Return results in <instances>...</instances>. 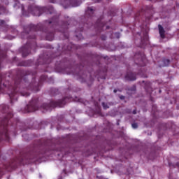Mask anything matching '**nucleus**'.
<instances>
[{"instance_id": "25", "label": "nucleus", "mask_w": 179, "mask_h": 179, "mask_svg": "<svg viewBox=\"0 0 179 179\" xmlns=\"http://www.w3.org/2000/svg\"><path fill=\"white\" fill-rule=\"evenodd\" d=\"M102 107H103V110H107V109L110 108V106H108V104H107V103H105V102L102 103Z\"/></svg>"}, {"instance_id": "53", "label": "nucleus", "mask_w": 179, "mask_h": 179, "mask_svg": "<svg viewBox=\"0 0 179 179\" xmlns=\"http://www.w3.org/2000/svg\"><path fill=\"white\" fill-rule=\"evenodd\" d=\"M156 1H160V0H156Z\"/></svg>"}, {"instance_id": "39", "label": "nucleus", "mask_w": 179, "mask_h": 179, "mask_svg": "<svg viewBox=\"0 0 179 179\" xmlns=\"http://www.w3.org/2000/svg\"><path fill=\"white\" fill-rule=\"evenodd\" d=\"M95 2H101V0H95Z\"/></svg>"}, {"instance_id": "17", "label": "nucleus", "mask_w": 179, "mask_h": 179, "mask_svg": "<svg viewBox=\"0 0 179 179\" xmlns=\"http://www.w3.org/2000/svg\"><path fill=\"white\" fill-rule=\"evenodd\" d=\"M50 92L51 96H57V94H59V90L57 88H50Z\"/></svg>"}, {"instance_id": "3", "label": "nucleus", "mask_w": 179, "mask_h": 179, "mask_svg": "<svg viewBox=\"0 0 179 179\" xmlns=\"http://www.w3.org/2000/svg\"><path fill=\"white\" fill-rule=\"evenodd\" d=\"M13 8L15 9H21L22 16L29 17L31 15L33 16H41L42 13H46L47 15H52L54 13V7L52 6H38L36 3H32L28 6V11L24 10V6L21 4L17 0H15Z\"/></svg>"}, {"instance_id": "27", "label": "nucleus", "mask_w": 179, "mask_h": 179, "mask_svg": "<svg viewBox=\"0 0 179 179\" xmlns=\"http://www.w3.org/2000/svg\"><path fill=\"white\" fill-rule=\"evenodd\" d=\"M20 123L19 120H16L15 123H11V127H15V128H17V125H19Z\"/></svg>"}, {"instance_id": "5", "label": "nucleus", "mask_w": 179, "mask_h": 179, "mask_svg": "<svg viewBox=\"0 0 179 179\" xmlns=\"http://www.w3.org/2000/svg\"><path fill=\"white\" fill-rule=\"evenodd\" d=\"M69 100V98L64 97L62 99H59L57 101H50L49 103H43L41 106V108H43V110H45L46 111H51L52 108H55V107H64L65 104H66V102Z\"/></svg>"}, {"instance_id": "6", "label": "nucleus", "mask_w": 179, "mask_h": 179, "mask_svg": "<svg viewBox=\"0 0 179 179\" xmlns=\"http://www.w3.org/2000/svg\"><path fill=\"white\" fill-rule=\"evenodd\" d=\"M33 159L34 158L31 157H21L20 158H15L12 161L9 166L12 170H15V169H17V166H24V164H29L30 163V160Z\"/></svg>"}, {"instance_id": "7", "label": "nucleus", "mask_w": 179, "mask_h": 179, "mask_svg": "<svg viewBox=\"0 0 179 179\" xmlns=\"http://www.w3.org/2000/svg\"><path fill=\"white\" fill-rule=\"evenodd\" d=\"M82 4V0H62L61 5L64 9L68 8H77Z\"/></svg>"}, {"instance_id": "37", "label": "nucleus", "mask_w": 179, "mask_h": 179, "mask_svg": "<svg viewBox=\"0 0 179 179\" xmlns=\"http://www.w3.org/2000/svg\"><path fill=\"white\" fill-rule=\"evenodd\" d=\"M176 167H177V169H179V162H176Z\"/></svg>"}, {"instance_id": "28", "label": "nucleus", "mask_w": 179, "mask_h": 179, "mask_svg": "<svg viewBox=\"0 0 179 179\" xmlns=\"http://www.w3.org/2000/svg\"><path fill=\"white\" fill-rule=\"evenodd\" d=\"M81 80V83H83L85 82H86V76H85V74H83V76H80Z\"/></svg>"}, {"instance_id": "15", "label": "nucleus", "mask_w": 179, "mask_h": 179, "mask_svg": "<svg viewBox=\"0 0 179 179\" xmlns=\"http://www.w3.org/2000/svg\"><path fill=\"white\" fill-rule=\"evenodd\" d=\"M85 58L87 59H99L100 58V56L96 53H90L86 55Z\"/></svg>"}, {"instance_id": "48", "label": "nucleus", "mask_w": 179, "mask_h": 179, "mask_svg": "<svg viewBox=\"0 0 179 179\" xmlns=\"http://www.w3.org/2000/svg\"><path fill=\"white\" fill-rule=\"evenodd\" d=\"M117 125H120V123L117 122Z\"/></svg>"}, {"instance_id": "4", "label": "nucleus", "mask_w": 179, "mask_h": 179, "mask_svg": "<svg viewBox=\"0 0 179 179\" xmlns=\"http://www.w3.org/2000/svg\"><path fill=\"white\" fill-rule=\"evenodd\" d=\"M9 110V106L6 104H1L0 106V111L3 114H6L4 117L0 121V141H6L9 142V132L8 131V127L12 123V118H13V114Z\"/></svg>"}, {"instance_id": "33", "label": "nucleus", "mask_w": 179, "mask_h": 179, "mask_svg": "<svg viewBox=\"0 0 179 179\" xmlns=\"http://www.w3.org/2000/svg\"><path fill=\"white\" fill-rule=\"evenodd\" d=\"M119 99H120V100H125V96L120 95L119 96Z\"/></svg>"}, {"instance_id": "23", "label": "nucleus", "mask_w": 179, "mask_h": 179, "mask_svg": "<svg viewBox=\"0 0 179 179\" xmlns=\"http://www.w3.org/2000/svg\"><path fill=\"white\" fill-rule=\"evenodd\" d=\"M3 58H5V54L0 52V68H1V65L2 61H3Z\"/></svg>"}, {"instance_id": "38", "label": "nucleus", "mask_w": 179, "mask_h": 179, "mask_svg": "<svg viewBox=\"0 0 179 179\" xmlns=\"http://www.w3.org/2000/svg\"><path fill=\"white\" fill-rule=\"evenodd\" d=\"M133 114H136V109H134L132 112Z\"/></svg>"}, {"instance_id": "18", "label": "nucleus", "mask_w": 179, "mask_h": 179, "mask_svg": "<svg viewBox=\"0 0 179 179\" xmlns=\"http://www.w3.org/2000/svg\"><path fill=\"white\" fill-rule=\"evenodd\" d=\"M17 66H30L29 61H22L20 62L17 64Z\"/></svg>"}, {"instance_id": "21", "label": "nucleus", "mask_w": 179, "mask_h": 179, "mask_svg": "<svg viewBox=\"0 0 179 179\" xmlns=\"http://www.w3.org/2000/svg\"><path fill=\"white\" fill-rule=\"evenodd\" d=\"M3 13H6V8L0 5V15H3Z\"/></svg>"}, {"instance_id": "31", "label": "nucleus", "mask_w": 179, "mask_h": 179, "mask_svg": "<svg viewBox=\"0 0 179 179\" xmlns=\"http://www.w3.org/2000/svg\"><path fill=\"white\" fill-rule=\"evenodd\" d=\"M101 39L103 41L107 40V36H106V35H101Z\"/></svg>"}, {"instance_id": "13", "label": "nucleus", "mask_w": 179, "mask_h": 179, "mask_svg": "<svg viewBox=\"0 0 179 179\" xmlns=\"http://www.w3.org/2000/svg\"><path fill=\"white\" fill-rule=\"evenodd\" d=\"M126 82H134L136 80V74L132 72H127L124 76Z\"/></svg>"}, {"instance_id": "11", "label": "nucleus", "mask_w": 179, "mask_h": 179, "mask_svg": "<svg viewBox=\"0 0 179 179\" xmlns=\"http://www.w3.org/2000/svg\"><path fill=\"white\" fill-rule=\"evenodd\" d=\"M67 62H68V59H66V58H64L59 62L57 61L55 63V69H59V71H66L65 64Z\"/></svg>"}, {"instance_id": "43", "label": "nucleus", "mask_w": 179, "mask_h": 179, "mask_svg": "<svg viewBox=\"0 0 179 179\" xmlns=\"http://www.w3.org/2000/svg\"><path fill=\"white\" fill-rule=\"evenodd\" d=\"M39 178H43V176H41V174H39Z\"/></svg>"}, {"instance_id": "26", "label": "nucleus", "mask_w": 179, "mask_h": 179, "mask_svg": "<svg viewBox=\"0 0 179 179\" xmlns=\"http://www.w3.org/2000/svg\"><path fill=\"white\" fill-rule=\"evenodd\" d=\"M123 114H131L132 113V110L129 108H126L123 110Z\"/></svg>"}, {"instance_id": "9", "label": "nucleus", "mask_w": 179, "mask_h": 179, "mask_svg": "<svg viewBox=\"0 0 179 179\" xmlns=\"http://www.w3.org/2000/svg\"><path fill=\"white\" fill-rule=\"evenodd\" d=\"M55 59V58L52 59V56H49L48 54L44 53L39 56V58L37 59V64L38 65H45V64L52 62Z\"/></svg>"}, {"instance_id": "40", "label": "nucleus", "mask_w": 179, "mask_h": 179, "mask_svg": "<svg viewBox=\"0 0 179 179\" xmlns=\"http://www.w3.org/2000/svg\"><path fill=\"white\" fill-rule=\"evenodd\" d=\"M117 92H118V91L115 89L113 90V93H117Z\"/></svg>"}, {"instance_id": "10", "label": "nucleus", "mask_w": 179, "mask_h": 179, "mask_svg": "<svg viewBox=\"0 0 179 179\" xmlns=\"http://www.w3.org/2000/svg\"><path fill=\"white\" fill-rule=\"evenodd\" d=\"M106 26V23L103 22L101 19H98L94 25V28L96 34H100L103 31V28Z\"/></svg>"}, {"instance_id": "42", "label": "nucleus", "mask_w": 179, "mask_h": 179, "mask_svg": "<svg viewBox=\"0 0 179 179\" xmlns=\"http://www.w3.org/2000/svg\"><path fill=\"white\" fill-rule=\"evenodd\" d=\"M85 19H86L85 17H82V20H85Z\"/></svg>"}, {"instance_id": "2", "label": "nucleus", "mask_w": 179, "mask_h": 179, "mask_svg": "<svg viewBox=\"0 0 179 179\" xmlns=\"http://www.w3.org/2000/svg\"><path fill=\"white\" fill-rule=\"evenodd\" d=\"M72 23L71 18L67 20H59V18L53 17L51 20H46L43 23H39L37 25L30 24L24 27V31L21 33V38H27V43L19 49L22 57L26 58L31 50H36L37 43L36 42V34L30 35V33L41 31L43 36L45 37L48 41H52L55 36V32L62 33L65 38H69V27Z\"/></svg>"}, {"instance_id": "20", "label": "nucleus", "mask_w": 179, "mask_h": 179, "mask_svg": "<svg viewBox=\"0 0 179 179\" xmlns=\"http://www.w3.org/2000/svg\"><path fill=\"white\" fill-rule=\"evenodd\" d=\"M94 9L92 8V7H87V11H86V13L87 15V13H91V15H94Z\"/></svg>"}, {"instance_id": "16", "label": "nucleus", "mask_w": 179, "mask_h": 179, "mask_svg": "<svg viewBox=\"0 0 179 179\" xmlns=\"http://www.w3.org/2000/svg\"><path fill=\"white\" fill-rule=\"evenodd\" d=\"M142 12H145V8H142L141 11L137 13L134 17V20L136 22H141V17L142 16Z\"/></svg>"}, {"instance_id": "50", "label": "nucleus", "mask_w": 179, "mask_h": 179, "mask_svg": "<svg viewBox=\"0 0 179 179\" xmlns=\"http://www.w3.org/2000/svg\"><path fill=\"white\" fill-rule=\"evenodd\" d=\"M83 68H85V66H82Z\"/></svg>"}, {"instance_id": "52", "label": "nucleus", "mask_w": 179, "mask_h": 179, "mask_svg": "<svg viewBox=\"0 0 179 179\" xmlns=\"http://www.w3.org/2000/svg\"><path fill=\"white\" fill-rule=\"evenodd\" d=\"M8 3H6V5H8Z\"/></svg>"}, {"instance_id": "36", "label": "nucleus", "mask_w": 179, "mask_h": 179, "mask_svg": "<svg viewBox=\"0 0 179 179\" xmlns=\"http://www.w3.org/2000/svg\"><path fill=\"white\" fill-rule=\"evenodd\" d=\"M116 37L117 38H120V33H116Z\"/></svg>"}, {"instance_id": "29", "label": "nucleus", "mask_w": 179, "mask_h": 179, "mask_svg": "<svg viewBox=\"0 0 179 179\" xmlns=\"http://www.w3.org/2000/svg\"><path fill=\"white\" fill-rule=\"evenodd\" d=\"M76 37L78 39V40H82L83 38V36H82V34L79 33L78 35H76Z\"/></svg>"}, {"instance_id": "47", "label": "nucleus", "mask_w": 179, "mask_h": 179, "mask_svg": "<svg viewBox=\"0 0 179 179\" xmlns=\"http://www.w3.org/2000/svg\"><path fill=\"white\" fill-rule=\"evenodd\" d=\"M103 58L106 59V58H107V56H106V57H104Z\"/></svg>"}, {"instance_id": "1", "label": "nucleus", "mask_w": 179, "mask_h": 179, "mask_svg": "<svg viewBox=\"0 0 179 179\" xmlns=\"http://www.w3.org/2000/svg\"><path fill=\"white\" fill-rule=\"evenodd\" d=\"M16 77L14 78L13 85L10 83V73L0 74V94H8L11 104L13 101H17L19 95L29 97L31 92H40V87L43 82L47 80V76L42 75L38 83L36 82L37 71L18 69L16 71Z\"/></svg>"}, {"instance_id": "19", "label": "nucleus", "mask_w": 179, "mask_h": 179, "mask_svg": "<svg viewBox=\"0 0 179 179\" xmlns=\"http://www.w3.org/2000/svg\"><path fill=\"white\" fill-rule=\"evenodd\" d=\"M163 64L160 65V66H169L170 65V59H163Z\"/></svg>"}, {"instance_id": "41", "label": "nucleus", "mask_w": 179, "mask_h": 179, "mask_svg": "<svg viewBox=\"0 0 179 179\" xmlns=\"http://www.w3.org/2000/svg\"><path fill=\"white\" fill-rule=\"evenodd\" d=\"M110 29V26H106V29L108 30Z\"/></svg>"}, {"instance_id": "14", "label": "nucleus", "mask_w": 179, "mask_h": 179, "mask_svg": "<svg viewBox=\"0 0 179 179\" xmlns=\"http://www.w3.org/2000/svg\"><path fill=\"white\" fill-rule=\"evenodd\" d=\"M159 29V33L160 35L161 38H166V31L164 30V28L161 24L158 25Z\"/></svg>"}, {"instance_id": "24", "label": "nucleus", "mask_w": 179, "mask_h": 179, "mask_svg": "<svg viewBox=\"0 0 179 179\" xmlns=\"http://www.w3.org/2000/svg\"><path fill=\"white\" fill-rule=\"evenodd\" d=\"M0 26L1 27H6V22L3 20H0Z\"/></svg>"}, {"instance_id": "44", "label": "nucleus", "mask_w": 179, "mask_h": 179, "mask_svg": "<svg viewBox=\"0 0 179 179\" xmlns=\"http://www.w3.org/2000/svg\"><path fill=\"white\" fill-rule=\"evenodd\" d=\"M159 93H162V90H159Z\"/></svg>"}, {"instance_id": "32", "label": "nucleus", "mask_w": 179, "mask_h": 179, "mask_svg": "<svg viewBox=\"0 0 179 179\" xmlns=\"http://www.w3.org/2000/svg\"><path fill=\"white\" fill-rule=\"evenodd\" d=\"M130 90H131V92H135V90H136V86H133Z\"/></svg>"}, {"instance_id": "12", "label": "nucleus", "mask_w": 179, "mask_h": 179, "mask_svg": "<svg viewBox=\"0 0 179 179\" xmlns=\"http://www.w3.org/2000/svg\"><path fill=\"white\" fill-rule=\"evenodd\" d=\"M93 26V23L89 22H81L79 23L78 28L76 30V33H82L83 31V27H87V29H90Z\"/></svg>"}, {"instance_id": "45", "label": "nucleus", "mask_w": 179, "mask_h": 179, "mask_svg": "<svg viewBox=\"0 0 179 179\" xmlns=\"http://www.w3.org/2000/svg\"><path fill=\"white\" fill-rule=\"evenodd\" d=\"M89 19H92V15H90V18Z\"/></svg>"}, {"instance_id": "46", "label": "nucleus", "mask_w": 179, "mask_h": 179, "mask_svg": "<svg viewBox=\"0 0 179 179\" xmlns=\"http://www.w3.org/2000/svg\"><path fill=\"white\" fill-rule=\"evenodd\" d=\"M177 110H179V106H177Z\"/></svg>"}, {"instance_id": "35", "label": "nucleus", "mask_w": 179, "mask_h": 179, "mask_svg": "<svg viewBox=\"0 0 179 179\" xmlns=\"http://www.w3.org/2000/svg\"><path fill=\"white\" fill-rule=\"evenodd\" d=\"M49 2L50 3H55L57 2V0H49Z\"/></svg>"}, {"instance_id": "30", "label": "nucleus", "mask_w": 179, "mask_h": 179, "mask_svg": "<svg viewBox=\"0 0 179 179\" xmlns=\"http://www.w3.org/2000/svg\"><path fill=\"white\" fill-rule=\"evenodd\" d=\"M131 127L134 129H136L138 128V123H132Z\"/></svg>"}, {"instance_id": "34", "label": "nucleus", "mask_w": 179, "mask_h": 179, "mask_svg": "<svg viewBox=\"0 0 179 179\" xmlns=\"http://www.w3.org/2000/svg\"><path fill=\"white\" fill-rule=\"evenodd\" d=\"M97 179H108V178H106L103 176H96Z\"/></svg>"}, {"instance_id": "8", "label": "nucleus", "mask_w": 179, "mask_h": 179, "mask_svg": "<svg viewBox=\"0 0 179 179\" xmlns=\"http://www.w3.org/2000/svg\"><path fill=\"white\" fill-rule=\"evenodd\" d=\"M38 107H40V105L38 104V98L33 97L29 104L27 105L25 110H27V113H31L38 110Z\"/></svg>"}, {"instance_id": "51", "label": "nucleus", "mask_w": 179, "mask_h": 179, "mask_svg": "<svg viewBox=\"0 0 179 179\" xmlns=\"http://www.w3.org/2000/svg\"><path fill=\"white\" fill-rule=\"evenodd\" d=\"M80 73H82V71H80Z\"/></svg>"}, {"instance_id": "22", "label": "nucleus", "mask_w": 179, "mask_h": 179, "mask_svg": "<svg viewBox=\"0 0 179 179\" xmlns=\"http://www.w3.org/2000/svg\"><path fill=\"white\" fill-rule=\"evenodd\" d=\"M169 167L170 169H176L177 167L176 163L169 162Z\"/></svg>"}, {"instance_id": "49", "label": "nucleus", "mask_w": 179, "mask_h": 179, "mask_svg": "<svg viewBox=\"0 0 179 179\" xmlns=\"http://www.w3.org/2000/svg\"><path fill=\"white\" fill-rule=\"evenodd\" d=\"M98 64H100V62H99V61H98Z\"/></svg>"}]
</instances>
